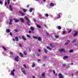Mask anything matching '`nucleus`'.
Listing matches in <instances>:
<instances>
[{
  "label": "nucleus",
  "instance_id": "nucleus-2",
  "mask_svg": "<svg viewBox=\"0 0 78 78\" xmlns=\"http://www.w3.org/2000/svg\"><path fill=\"white\" fill-rule=\"evenodd\" d=\"M59 51L60 52H65V49H59Z\"/></svg>",
  "mask_w": 78,
  "mask_h": 78
},
{
  "label": "nucleus",
  "instance_id": "nucleus-22",
  "mask_svg": "<svg viewBox=\"0 0 78 78\" xmlns=\"http://www.w3.org/2000/svg\"><path fill=\"white\" fill-rule=\"evenodd\" d=\"M15 40L16 41H19V38H18V37H17L15 38Z\"/></svg>",
  "mask_w": 78,
  "mask_h": 78
},
{
  "label": "nucleus",
  "instance_id": "nucleus-38",
  "mask_svg": "<svg viewBox=\"0 0 78 78\" xmlns=\"http://www.w3.org/2000/svg\"><path fill=\"white\" fill-rule=\"evenodd\" d=\"M73 52V50H70L69 51V53H72Z\"/></svg>",
  "mask_w": 78,
  "mask_h": 78
},
{
  "label": "nucleus",
  "instance_id": "nucleus-25",
  "mask_svg": "<svg viewBox=\"0 0 78 78\" xmlns=\"http://www.w3.org/2000/svg\"><path fill=\"white\" fill-rule=\"evenodd\" d=\"M45 53H47V52H48V51H47V50L46 49H44V50Z\"/></svg>",
  "mask_w": 78,
  "mask_h": 78
},
{
  "label": "nucleus",
  "instance_id": "nucleus-28",
  "mask_svg": "<svg viewBox=\"0 0 78 78\" xmlns=\"http://www.w3.org/2000/svg\"><path fill=\"white\" fill-rule=\"evenodd\" d=\"M47 48L48 49V50H51V48H50V47L48 46V47H47Z\"/></svg>",
  "mask_w": 78,
  "mask_h": 78
},
{
  "label": "nucleus",
  "instance_id": "nucleus-13",
  "mask_svg": "<svg viewBox=\"0 0 78 78\" xmlns=\"http://www.w3.org/2000/svg\"><path fill=\"white\" fill-rule=\"evenodd\" d=\"M13 20L12 19H10V22L9 23V25H11L12 24V22Z\"/></svg>",
  "mask_w": 78,
  "mask_h": 78
},
{
  "label": "nucleus",
  "instance_id": "nucleus-32",
  "mask_svg": "<svg viewBox=\"0 0 78 78\" xmlns=\"http://www.w3.org/2000/svg\"><path fill=\"white\" fill-rule=\"evenodd\" d=\"M37 27L38 28H41V26L39 25H37Z\"/></svg>",
  "mask_w": 78,
  "mask_h": 78
},
{
  "label": "nucleus",
  "instance_id": "nucleus-45",
  "mask_svg": "<svg viewBox=\"0 0 78 78\" xmlns=\"http://www.w3.org/2000/svg\"><path fill=\"white\" fill-rule=\"evenodd\" d=\"M23 12H26V11H27L26 10V9H23Z\"/></svg>",
  "mask_w": 78,
  "mask_h": 78
},
{
  "label": "nucleus",
  "instance_id": "nucleus-46",
  "mask_svg": "<svg viewBox=\"0 0 78 78\" xmlns=\"http://www.w3.org/2000/svg\"><path fill=\"white\" fill-rule=\"evenodd\" d=\"M10 54L11 55H13V53L12 52H10Z\"/></svg>",
  "mask_w": 78,
  "mask_h": 78
},
{
  "label": "nucleus",
  "instance_id": "nucleus-16",
  "mask_svg": "<svg viewBox=\"0 0 78 78\" xmlns=\"http://www.w3.org/2000/svg\"><path fill=\"white\" fill-rule=\"evenodd\" d=\"M22 38L23 40H24V41H26V38L24 36H22Z\"/></svg>",
  "mask_w": 78,
  "mask_h": 78
},
{
  "label": "nucleus",
  "instance_id": "nucleus-49",
  "mask_svg": "<svg viewBox=\"0 0 78 78\" xmlns=\"http://www.w3.org/2000/svg\"><path fill=\"white\" fill-rule=\"evenodd\" d=\"M66 64H63V67H65L66 66Z\"/></svg>",
  "mask_w": 78,
  "mask_h": 78
},
{
  "label": "nucleus",
  "instance_id": "nucleus-7",
  "mask_svg": "<svg viewBox=\"0 0 78 78\" xmlns=\"http://www.w3.org/2000/svg\"><path fill=\"white\" fill-rule=\"evenodd\" d=\"M24 17H25V18L26 19V20H27L28 22H29V23H30V20H29V19H28V18L27 17L25 16Z\"/></svg>",
  "mask_w": 78,
  "mask_h": 78
},
{
  "label": "nucleus",
  "instance_id": "nucleus-29",
  "mask_svg": "<svg viewBox=\"0 0 78 78\" xmlns=\"http://www.w3.org/2000/svg\"><path fill=\"white\" fill-rule=\"evenodd\" d=\"M24 53L25 55H27V52H26L25 51H24Z\"/></svg>",
  "mask_w": 78,
  "mask_h": 78
},
{
  "label": "nucleus",
  "instance_id": "nucleus-24",
  "mask_svg": "<svg viewBox=\"0 0 78 78\" xmlns=\"http://www.w3.org/2000/svg\"><path fill=\"white\" fill-rule=\"evenodd\" d=\"M67 58H68V56H64V57L63 58V59H66Z\"/></svg>",
  "mask_w": 78,
  "mask_h": 78
},
{
  "label": "nucleus",
  "instance_id": "nucleus-5",
  "mask_svg": "<svg viewBox=\"0 0 78 78\" xmlns=\"http://www.w3.org/2000/svg\"><path fill=\"white\" fill-rule=\"evenodd\" d=\"M58 77L59 78H63V76L62 75V74L61 73H60L58 75Z\"/></svg>",
  "mask_w": 78,
  "mask_h": 78
},
{
  "label": "nucleus",
  "instance_id": "nucleus-10",
  "mask_svg": "<svg viewBox=\"0 0 78 78\" xmlns=\"http://www.w3.org/2000/svg\"><path fill=\"white\" fill-rule=\"evenodd\" d=\"M13 20H15V22L16 23H17L19 22V20H17L15 18L13 19Z\"/></svg>",
  "mask_w": 78,
  "mask_h": 78
},
{
  "label": "nucleus",
  "instance_id": "nucleus-55",
  "mask_svg": "<svg viewBox=\"0 0 78 78\" xmlns=\"http://www.w3.org/2000/svg\"><path fill=\"white\" fill-rule=\"evenodd\" d=\"M19 46H20L21 47H22V44H19Z\"/></svg>",
  "mask_w": 78,
  "mask_h": 78
},
{
  "label": "nucleus",
  "instance_id": "nucleus-11",
  "mask_svg": "<svg viewBox=\"0 0 78 78\" xmlns=\"http://www.w3.org/2000/svg\"><path fill=\"white\" fill-rule=\"evenodd\" d=\"M19 12V13H20V14H21V15H22V16H25V13H22L20 11Z\"/></svg>",
  "mask_w": 78,
  "mask_h": 78
},
{
  "label": "nucleus",
  "instance_id": "nucleus-8",
  "mask_svg": "<svg viewBox=\"0 0 78 78\" xmlns=\"http://www.w3.org/2000/svg\"><path fill=\"white\" fill-rule=\"evenodd\" d=\"M20 20L21 22H23H23H24V20H23V18H20Z\"/></svg>",
  "mask_w": 78,
  "mask_h": 78
},
{
  "label": "nucleus",
  "instance_id": "nucleus-40",
  "mask_svg": "<svg viewBox=\"0 0 78 78\" xmlns=\"http://www.w3.org/2000/svg\"><path fill=\"white\" fill-rule=\"evenodd\" d=\"M18 58H19V56H17L15 57V59H17Z\"/></svg>",
  "mask_w": 78,
  "mask_h": 78
},
{
  "label": "nucleus",
  "instance_id": "nucleus-57",
  "mask_svg": "<svg viewBox=\"0 0 78 78\" xmlns=\"http://www.w3.org/2000/svg\"><path fill=\"white\" fill-rule=\"evenodd\" d=\"M29 33H31V31L30 30H29Z\"/></svg>",
  "mask_w": 78,
  "mask_h": 78
},
{
  "label": "nucleus",
  "instance_id": "nucleus-9",
  "mask_svg": "<svg viewBox=\"0 0 78 78\" xmlns=\"http://www.w3.org/2000/svg\"><path fill=\"white\" fill-rule=\"evenodd\" d=\"M45 73H43L41 74L43 78H44V77H45Z\"/></svg>",
  "mask_w": 78,
  "mask_h": 78
},
{
  "label": "nucleus",
  "instance_id": "nucleus-35",
  "mask_svg": "<svg viewBox=\"0 0 78 78\" xmlns=\"http://www.w3.org/2000/svg\"><path fill=\"white\" fill-rule=\"evenodd\" d=\"M8 3L9 5L10 3V0H8Z\"/></svg>",
  "mask_w": 78,
  "mask_h": 78
},
{
  "label": "nucleus",
  "instance_id": "nucleus-54",
  "mask_svg": "<svg viewBox=\"0 0 78 78\" xmlns=\"http://www.w3.org/2000/svg\"><path fill=\"white\" fill-rule=\"evenodd\" d=\"M12 33L10 32V35H11V36H12Z\"/></svg>",
  "mask_w": 78,
  "mask_h": 78
},
{
  "label": "nucleus",
  "instance_id": "nucleus-50",
  "mask_svg": "<svg viewBox=\"0 0 78 78\" xmlns=\"http://www.w3.org/2000/svg\"><path fill=\"white\" fill-rule=\"evenodd\" d=\"M16 32H17L18 31V30H17V29H15V30H14Z\"/></svg>",
  "mask_w": 78,
  "mask_h": 78
},
{
  "label": "nucleus",
  "instance_id": "nucleus-20",
  "mask_svg": "<svg viewBox=\"0 0 78 78\" xmlns=\"http://www.w3.org/2000/svg\"><path fill=\"white\" fill-rule=\"evenodd\" d=\"M33 37L34 39H37V38L38 37L33 36Z\"/></svg>",
  "mask_w": 78,
  "mask_h": 78
},
{
  "label": "nucleus",
  "instance_id": "nucleus-53",
  "mask_svg": "<svg viewBox=\"0 0 78 78\" xmlns=\"http://www.w3.org/2000/svg\"><path fill=\"white\" fill-rule=\"evenodd\" d=\"M52 71H53V74H55V71L54 70H52Z\"/></svg>",
  "mask_w": 78,
  "mask_h": 78
},
{
  "label": "nucleus",
  "instance_id": "nucleus-41",
  "mask_svg": "<svg viewBox=\"0 0 78 78\" xmlns=\"http://www.w3.org/2000/svg\"><path fill=\"white\" fill-rule=\"evenodd\" d=\"M58 30H61V27H60V26H59L58 27Z\"/></svg>",
  "mask_w": 78,
  "mask_h": 78
},
{
  "label": "nucleus",
  "instance_id": "nucleus-51",
  "mask_svg": "<svg viewBox=\"0 0 78 78\" xmlns=\"http://www.w3.org/2000/svg\"><path fill=\"white\" fill-rule=\"evenodd\" d=\"M71 31H72V30H71L68 32V33H70Z\"/></svg>",
  "mask_w": 78,
  "mask_h": 78
},
{
  "label": "nucleus",
  "instance_id": "nucleus-30",
  "mask_svg": "<svg viewBox=\"0 0 78 78\" xmlns=\"http://www.w3.org/2000/svg\"><path fill=\"white\" fill-rule=\"evenodd\" d=\"M27 36V37H29V38H30V37H31L28 34H27L26 35Z\"/></svg>",
  "mask_w": 78,
  "mask_h": 78
},
{
  "label": "nucleus",
  "instance_id": "nucleus-64",
  "mask_svg": "<svg viewBox=\"0 0 78 78\" xmlns=\"http://www.w3.org/2000/svg\"><path fill=\"white\" fill-rule=\"evenodd\" d=\"M33 77L34 78H36L35 77V76H33Z\"/></svg>",
  "mask_w": 78,
  "mask_h": 78
},
{
  "label": "nucleus",
  "instance_id": "nucleus-4",
  "mask_svg": "<svg viewBox=\"0 0 78 78\" xmlns=\"http://www.w3.org/2000/svg\"><path fill=\"white\" fill-rule=\"evenodd\" d=\"M77 34H78V31H75V33L74 34V35H73L74 37L76 36H77Z\"/></svg>",
  "mask_w": 78,
  "mask_h": 78
},
{
  "label": "nucleus",
  "instance_id": "nucleus-44",
  "mask_svg": "<svg viewBox=\"0 0 78 78\" xmlns=\"http://www.w3.org/2000/svg\"><path fill=\"white\" fill-rule=\"evenodd\" d=\"M55 37L56 38H58V37H59V36L58 35H56Z\"/></svg>",
  "mask_w": 78,
  "mask_h": 78
},
{
  "label": "nucleus",
  "instance_id": "nucleus-21",
  "mask_svg": "<svg viewBox=\"0 0 78 78\" xmlns=\"http://www.w3.org/2000/svg\"><path fill=\"white\" fill-rule=\"evenodd\" d=\"M68 42L66 43H65V45H68V44H69V42H70V41L68 40L67 41Z\"/></svg>",
  "mask_w": 78,
  "mask_h": 78
},
{
  "label": "nucleus",
  "instance_id": "nucleus-58",
  "mask_svg": "<svg viewBox=\"0 0 78 78\" xmlns=\"http://www.w3.org/2000/svg\"><path fill=\"white\" fill-rule=\"evenodd\" d=\"M36 1H37L38 2H39V0H35Z\"/></svg>",
  "mask_w": 78,
  "mask_h": 78
},
{
  "label": "nucleus",
  "instance_id": "nucleus-34",
  "mask_svg": "<svg viewBox=\"0 0 78 78\" xmlns=\"http://www.w3.org/2000/svg\"><path fill=\"white\" fill-rule=\"evenodd\" d=\"M0 4H1V5L3 4V1H0Z\"/></svg>",
  "mask_w": 78,
  "mask_h": 78
},
{
  "label": "nucleus",
  "instance_id": "nucleus-56",
  "mask_svg": "<svg viewBox=\"0 0 78 78\" xmlns=\"http://www.w3.org/2000/svg\"><path fill=\"white\" fill-rule=\"evenodd\" d=\"M41 61V60L40 59H38V61L39 62L40 61Z\"/></svg>",
  "mask_w": 78,
  "mask_h": 78
},
{
  "label": "nucleus",
  "instance_id": "nucleus-48",
  "mask_svg": "<svg viewBox=\"0 0 78 78\" xmlns=\"http://www.w3.org/2000/svg\"><path fill=\"white\" fill-rule=\"evenodd\" d=\"M7 4V3H6V1H5V6H6V5Z\"/></svg>",
  "mask_w": 78,
  "mask_h": 78
},
{
  "label": "nucleus",
  "instance_id": "nucleus-36",
  "mask_svg": "<svg viewBox=\"0 0 78 78\" xmlns=\"http://www.w3.org/2000/svg\"><path fill=\"white\" fill-rule=\"evenodd\" d=\"M69 0L71 2H73L75 1V0Z\"/></svg>",
  "mask_w": 78,
  "mask_h": 78
},
{
  "label": "nucleus",
  "instance_id": "nucleus-6",
  "mask_svg": "<svg viewBox=\"0 0 78 78\" xmlns=\"http://www.w3.org/2000/svg\"><path fill=\"white\" fill-rule=\"evenodd\" d=\"M2 47L3 49V50H4V51H6V50H7V49H6V48H5V47L4 46H2Z\"/></svg>",
  "mask_w": 78,
  "mask_h": 78
},
{
  "label": "nucleus",
  "instance_id": "nucleus-59",
  "mask_svg": "<svg viewBox=\"0 0 78 78\" xmlns=\"http://www.w3.org/2000/svg\"><path fill=\"white\" fill-rule=\"evenodd\" d=\"M34 22H36V19H34Z\"/></svg>",
  "mask_w": 78,
  "mask_h": 78
},
{
  "label": "nucleus",
  "instance_id": "nucleus-62",
  "mask_svg": "<svg viewBox=\"0 0 78 78\" xmlns=\"http://www.w3.org/2000/svg\"><path fill=\"white\" fill-rule=\"evenodd\" d=\"M13 41H15L16 40H15V39L13 38Z\"/></svg>",
  "mask_w": 78,
  "mask_h": 78
},
{
  "label": "nucleus",
  "instance_id": "nucleus-27",
  "mask_svg": "<svg viewBox=\"0 0 78 78\" xmlns=\"http://www.w3.org/2000/svg\"><path fill=\"white\" fill-rule=\"evenodd\" d=\"M34 66H35V63H33L32 65V67H34Z\"/></svg>",
  "mask_w": 78,
  "mask_h": 78
},
{
  "label": "nucleus",
  "instance_id": "nucleus-31",
  "mask_svg": "<svg viewBox=\"0 0 78 78\" xmlns=\"http://www.w3.org/2000/svg\"><path fill=\"white\" fill-rule=\"evenodd\" d=\"M38 17H42V15L39 13H38Z\"/></svg>",
  "mask_w": 78,
  "mask_h": 78
},
{
  "label": "nucleus",
  "instance_id": "nucleus-60",
  "mask_svg": "<svg viewBox=\"0 0 78 78\" xmlns=\"http://www.w3.org/2000/svg\"><path fill=\"white\" fill-rule=\"evenodd\" d=\"M38 51H39V52H41V50L40 49H38Z\"/></svg>",
  "mask_w": 78,
  "mask_h": 78
},
{
  "label": "nucleus",
  "instance_id": "nucleus-12",
  "mask_svg": "<svg viewBox=\"0 0 78 78\" xmlns=\"http://www.w3.org/2000/svg\"><path fill=\"white\" fill-rule=\"evenodd\" d=\"M20 56L21 57V58H23V54L20 52Z\"/></svg>",
  "mask_w": 78,
  "mask_h": 78
},
{
  "label": "nucleus",
  "instance_id": "nucleus-19",
  "mask_svg": "<svg viewBox=\"0 0 78 78\" xmlns=\"http://www.w3.org/2000/svg\"><path fill=\"white\" fill-rule=\"evenodd\" d=\"M50 5L51 6H55V4L53 3H51L50 4Z\"/></svg>",
  "mask_w": 78,
  "mask_h": 78
},
{
  "label": "nucleus",
  "instance_id": "nucleus-42",
  "mask_svg": "<svg viewBox=\"0 0 78 78\" xmlns=\"http://www.w3.org/2000/svg\"><path fill=\"white\" fill-rule=\"evenodd\" d=\"M76 41V40L74 39L73 41V43H74Z\"/></svg>",
  "mask_w": 78,
  "mask_h": 78
},
{
  "label": "nucleus",
  "instance_id": "nucleus-26",
  "mask_svg": "<svg viewBox=\"0 0 78 78\" xmlns=\"http://www.w3.org/2000/svg\"><path fill=\"white\" fill-rule=\"evenodd\" d=\"M6 31L7 33H9V32H10V30L9 29H7Z\"/></svg>",
  "mask_w": 78,
  "mask_h": 78
},
{
  "label": "nucleus",
  "instance_id": "nucleus-17",
  "mask_svg": "<svg viewBox=\"0 0 78 78\" xmlns=\"http://www.w3.org/2000/svg\"><path fill=\"white\" fill-rule=\"evenodd\" d=\"M60 14H61V13H59L57 15V18H58V19H59V18H60Z\"/></svg>",
  "mask_w": 78,
  "mask_h": 78
},
{
  "label": "nucleus",
  "instance_id": "nucleus-3",
  "mask_svg": "<svg viewBox=\"0 0 78 78\" xmlns=\"http://www.w3.org/2000/svg\"><path fill=\"white\" fill-rule=\"evenodd\" d=\"M21 71H22V72H23V73H24L25 75H26V73H25V70H24V69L23 68H22L21 69Z\"/></svg>",
  "mask_w": 78,
  "mask_h": 78
},
{
  "label": "nucleus",
  "instance_id": "nucleus-47",
  "mask_svg": "<svg viewBox=\"0 0 78 78\" xmlns=\"http://www.w3.org/2000/svg\"><path fill=\"white\" fill-rule=\"evenodd\" d=\"M26 23H27V25H29V26L30 25V23H28V22H26Z\"/></svg>",
  "mask_w": 78,
  "mask_h": 78
},
{
  "label": "nucleus",
  "instance_id": "nucleus-15",
  "mask_svg": "<svg viewBox=\"0 0 78 78\" xmlns=\"http://www.w3.org/2000/svg\"><path fill=\"white\" fill-rule=\"evenodd\" d=\"M37 39L39 41H41L42 40L41 37H38Z\"/></svg>",
  "mask_w": 78,
  "mask_h": 78
},
{
  "label": "nucleus",
  "instance_id": "nucleus-37",
  "mask_svg": "<svg viewBox=\"0 0 78 78\" xmlns=\"http://www.w3.org/2000/svg\"><path fill=\"white\" fill-rule=\"evenodd\" d=\"M15 61H17V62H18V61H19V59H15Z\"/></svg>",
  "mask_w": 78,
  "mask_h": 78
},
{
  "label": "nucleus",
  "instance_id": "nucleus-52",
  "mask_svg": "<svg viewBox=\"0 0 78 78\" xmlns=\"http://www.w3.org/2000/svg\"><path fill=\"white\" fill-rule=\"evenodd\" d=\"M66 33V31H63V34H65Z\"/></svg>",
  "mask_w": 78,
  "mask_h": 78
},
{
  "label": "nucleus",
  "instance_id": "nucleus-23",
  "mask_svg": "<svg viewBox=\"0 0 78 78\" xmlns=\"http://www.w3.org/2000/svg\"><path fill=\"white\" fill-rule=\"evenodd\" d=\"M30 30H31L32 31H34V28L33 27H30Z\"/></svg>",
  "mask_w": 78,
  "mask_h": 78
},
{
  "label": "nucleus",
  "instance_id": "nucleus-33",
  "mask_svg": "<svg viewBox=\"0 0 78 78\" xmlns=\"http://www.w3.org/2000/svg\"><path fill=\"white\" fill-rule=\"evenodd\" d=\"M50 46L51 47H53V44L51 43L50 44Z\"/></svg>",
  "mask_w": 78,
  "mask_h": 78
},
{
  "label": "nucleus",
  "instance_id": "nucleus-1",
  "mask_svg": "<svg viewBox=\"0 0 78 78\" xmlns=\"http://www.w3.org/2000/svg\"><path fill=\"white\" fill-rule=\"evenodd\" d=\"M15 69H13L11 72V74L12 75H13V76H14V72H15Z\"/></svg>",
  "mask_w": 78,
  "mask_h": 78
},
{
  "label": "nucleus",
  "instance_id": "nucleus-61",
  "mask_svg": "<svg viewBox=\"0 0 78 78\" xmlns=\"http://www.w3.org/2000/svg\"><path fill=\"white\" fill-rule=\"evenodd\" d=\"M37 56H40V55H39V54H37Z\"/></svg>",
  "mask_w": 78,
  "mask_h": 78
},
{
  "label": "nucleus",
  "instance_id": "nucleus-18",
  "mask_svg": "<svg viewBox=\"0 0 78 78\" xmlns=\"http://www.w3.org/2000/svg\"><path fill=\"white\" fill-rule=\"evenodd\" d=\"M9 9L10 11H12V6H11V5H9Z\"/></svg>",
  "mask_w": 78,
  "mask_h": 78
},
{
  "label": "nucleus",
  "instance_id": "nucleus-39",
  "mask_svg": "<svg viewBox=\"0 0 78 78\" xmlns=\"http://www.w3.org/2000/svg\"><path fill=\"white\" fill-rule=\"evenodd\" d=\"M23 67L25 68V69H27V66H26V65L25 64H24L23 65Z\"/></svg>",
  "mask_w": 78,
  "mask_h": 78
},
{
  "label": "nucleus",
  "instance_id": "nucleus-63",
  "mask_svg": "<svg viewBox=\"0 0 78 78\" xmlns=\"http://www.w3.org/2000/svg\"><path fill=\"white\" fill-rule=\"evenodd\" d=\"M19 39H21V37H19Z\"/></svg>",
  "mask_w": 78,
  "mask_h": 78
},
{
  "label": "nucleus",
  "instance_id": "nucleus-43",
  "mask_svg": "<svg viewBox=\"0 0 78 78\" xmlns=\"http://www.w3.org/2000/svg\"><path fill=\"white\" fill-rule=\"evenodd\" d=\"M46 17H48V14H46L45 15Z\"/></svg>",
  "mask_w": 78,
  "mask_h": 78
},
{
  "label": "nucleus",
  "instance_id": "nucleus-14",
  "mask_svg": "<svg viewBox=\"0 0 78 78\" xmlns=\"http://www.w3.org/2000/svg\"><path fill=\"white\" fill-rule=\"evenodd\" d=\"M33 8H30L29 12H31L33 11Z\"/></svg>",
  "mask_w": 78,
  "mask_h": 78
}]
</instances>
